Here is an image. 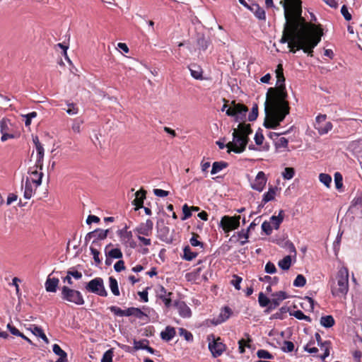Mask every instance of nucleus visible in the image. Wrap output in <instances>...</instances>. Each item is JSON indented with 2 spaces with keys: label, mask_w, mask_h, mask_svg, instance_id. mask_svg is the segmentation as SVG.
Returning a JSON list of instances; mask_svg holds the SVG:
<instances>
[{
  "label": "nucleus",
  "mask_w": 362,
  "mask_h": 362,
  "mask_svg": "<svg viewBox=\"0 0 362 362\" xmlns=\"http://www.w3.org/2000/svg\"><path fill=\"white\" fill-rule=\"evenodd\" d=\"M275 72L277 86L269 88L267 90L264 103L265 118L263 124L265 128L273 129H276L290 112L281 64L277 65Z\"/></svg>",
  "instance_id": "obj_2"
},
{
  "label": "nucleus",
  "mask_w": 362,
  "mask_h": 362,
  "mask_svg": "<svg viewBox=\"0 0 362 362\" xmlns=\"http://www.w3.org/2000/svg\"><path fill=\"white\" fill-rule=\"evenodd\" d=\"M61 298L63 300L74 303L76 305H83L85 300L82 293L68 286H64L61 288Z\"/></svg>",
  "instance_id": "obj_5"
},
{
  "label": "nucleus",
  "mask_w": 362,
  "mask_h": 362,
  "mask_svg": "<svg viewBox=\"0 0 362 362\" xmlns=\"http://www.w3.org/2000/svg\"><path fill=\"white\" fill-rule=\"evenodd\" d=\"M52 350L55 354H57L59 356V358H66L67 357L66 353L64 350H62L61 349V347L57 344H54L53 345Z\"/></svg>",
  "instance_id": "obj_49"
},
{
  "label": "nucleus",
  "mask_w": 362,
  "mask_h": 362,
  "mask_svg": "<svg viewBox=\"0 0 362 362\" xmlns=\"http://www.w3.org/2000/svg\"><path fill=\"white\" fill-rule=\"evenodd\" d=\"M112 246V243L106 245L105 249V256H109L112 259H121L122 257V252L119 248H112L110 250V247Z\"/></svg>",
  "instance_id": "obj_19"
},
{
  "label": "nucleus",
  "mask_w": 362,
  "mask_h": 362,
  "mask_svg": "<svg viewBox=\"0 0 362 362\" xmlns=\"http://www.w3.org/2000/svg\"><path fill=\"white\" fill-rule=\"evenodd\" d=\"M278 188L276 187L270 186L267 192L264 193L262 198V202L266 204L272 201L275 198Z\"/></svg>",
  "instance_id": "obj_25"
},
{
  "label": "nucleus",
  "mask_w": 362,
  "mask_h": 362,
  "mask_svg": "<svg viewBox=\"0 0 362 362\" xmlns=\"http://www.w3.org/2000/svg\"><path fill=\"white\" fill-rule=\"evenodd\" d=\"M238 238L240 239V243L241 245H244L247 242L249 238V231L248 230H242L241 231L238 233Z\"/></svg>",
  "instance_id": "obj_38"
},
{
  "label": "nucleus",
  "mask_w": 362,
  "mask_h": 362,
  "mask_svg": "<svg viewBox=\"0 0 362 362\" xmlns=\"http://www.w3.org/2000/svg\"><path fill=\"white\" fill-rule=\"evenodd\" d=\"M37 169L35 164L34 167L30 168L28 170V173L33 176L31 181L35 184L36 188L42 184L43 177V173L38 172Z\"/></svg>",
  "instance_id": "obj_16"
},
{
  "label": "nucleus",
  "mask_w": 362,
  "mask_h": 362,
  "mask_svg": "<svg viewBox=\"0 0 362 362\" xmlns=\"http://www.w3.org/2000/svg\"><path fill=\"white\" fill-rule=\"evenodd\" d=\"M83 121L78 118L75 119L71 126L72 130L76 133H80L81 126L83 124Z\"/></svg>",
  "instance_id": "obj_54"
},
{
  "label": "nucleus",
  "mask_w": 362,
  "mask_h": 362,
  "mask_svg": "<svg viewBox=\"0 0 362 362\" xmlns=\"http://www.w3.org/2000/svg\"><path fill=\"white\" fill-rule=\"evenodd\" d=\"M250 5L247 8L251 11L255 16L259 20H265L266 14L264 10L259 6V4L253 2L252 1H249Z\"/></svg>",
  "instance_id": "obj_14"
},
{
  "label": "nucleus",
  "mask_w": 362,
  "mask_h": 362,
  "mask_svg": "<svg viewBox=\"0 0 362 362\" xmlns=\"http://www.w3.org/2000/svg\"><path fill=\"white\" fill-rule=\"evenodd\" d=\"M148 344H149V341L146 339L140 340V341L134 340V348L136 350L144 349L146 346L148 345Z\"/></svg>",
  "instance_id": "obj_46"
},
{
  "label": "nucleus",
  "mask_w": 362,
  "mask_h": 362,
  "mask_svg": "<svg viewBox=\"0 0 362 362\" xmlns=\"http://www.w3.org/2000/svg\"><path fill=\"white\" fill-rule=\"evenodd\" d=\"M175 334V330L173 327H167L165 329L160 333V337L163 340L170 341Z\"/></svg>",
  "instance_id": "obj_28"
},
{
  "label": "nucleus",
  "mask_w": 362,
  "mask_h": 362,
  "mask_svg": "<svg viewBox=\"0 0 362 362\" xmlns=\"http://www.w3.org/2000/svg\"><path fill=\"white\" fill-rule=\"evenodd\" d=\"M93 233H94L95 240H93L92 244L99 245L98 240H104L107 238L109 229L103 230L98 228L93 230Z\"/></svg>",
  "instance_id": "obj_22"
},
{
  "label": "nucleus",
  "mask_w": 362,
  "mask_h": 362,
  "mask_svg": "<svg viewBox=\"0 0 362 362\" xmlns=\"http://www.w3.org/2000/svg\"><path fill=\"white\" fill-rule=\"evenodd\" d=\"M35 148L37 151L36 168L42 170L43 168L45 150L42 144H38Z\"/></svg>",
  "instance_id": "obj_17"
},
{
  "label": "nucleus",
  "mask_w": 362,
  "mask_h": 362,
  "mask_svg": "<svg viewBox=\"0 0 362 362\" xmlns=\"http://www.w3.org/2000/svg\"><path fill=\"white\" fill-rule=\"evenodd\" d=\"M32 332L39 337H40L46 344H49V341L45 334L44 333L42 329L37 326H34Z\"/></svg>",
  "instance_id": "obj_34"
},
{
  "label": "nucleus",
  "mask_w": 362,
  "mask_h": 362,
  "mask_svg": "<svg viewBox=\"0 0 362 362\" xmlns=\"http://www.w3.org/2000/svg\"><path fill=\"white\" fill-rule=\"evenodd\" d=\"M294 349V344L291 341H284L283 343V346H281V350L284 352H291Z\"/></svg>",
  "instance_id": "obj_51"
},
{
  "label": "nucleus",
  "mask_w": 362,
  "mask_h": 362,
  "mask_svg": "<svg viewBox=\"0 0 362 362\" xmlns=\"http://www.w3.org/2000/svg\"><path fill=\"white\" fill-rule=\"evenodd\" d=\"M68 274L76 280L81 279L82 278V273L77 270H74L73 269L68 270Z\"/></svg>",
  "instance_id": "obj_64"
},
{
  "label": "nucleus",
  "mask_w": 362,
  "mask_h": 362,
  "mask_svg": "<svg viewBox=\"0 0 362 362\" xmlns=\"http://www.w3.org/2000/svg\"><path fill=\"white\" fill-rule=\"evenodd\" d=\"M264 270L268 274H274L276 272V268L274 263L268 262L265 265Z\"/></svg>",
  "instance_id": "obj_62"
},
{
  "label": "nucleus",
  "mask_w": 362,
  "mask_h": 362,
  "mask_svg": "<svg viewBox=\"0 0 362 362\" xmlns=\"http://www.w3.org/2000/svg\"><path fill=\"white\" fill-rule=\"evenodd\" d=\"M288 298V295L285 291H279L272 294V298L271 300L270 305L268 310H274L276 308L280 303Z\"/></svg>",
  "instance_id": "obj_12"
},
{
  "label": "nucleus",
  "mask_w": 362,
  "mask_h": 362,
  "mask_svg": "<svg viewBox=\"0 0 362 362\" xmlns=\"http://www.w3.org/2000/svg\"><path fill=\"white\" fill-rule=\"evenodd\" d=\"M192 237L189 240L191 245L193 247L200 246L201 247H203L204 243L199 240L200 236L197 233L194 232L192 233Z\"/></svg>",
  "instance_id": "obj_35"
},
{
  "label": "nucleus",
  "mask_w": 362,
  "mask_h": 362,
  "mask_svg": "<svg viewBox=\"0 0 362 362\" xmlns=\"http://www.w3.org/2000/svg\"><path fill=\"white\" fill-rule=\"evenodd\" d=\"M315 339L317 342V345L320 347V349L325 348V353L319 357L324 361L325 358L329 356V350L331 349V342L329 341H322L321 336L319 333H315Z\"/></svg>",
  "instance_id": "obj_13"
},
{
  "label": "nucleus",
  "mask_w": 362,
  "mask_h": 362,
  "mask_svg": "<svg viewBox=\"0 0 362 362\" xmlns=\"http://www.w3.org/2000/svg\"><path fill=\"white\" fill-rule=\"evenodd\" d=\"M252 133L250 124L240 123L237 129H233V141L226 144L227 152L241 153L245 151L250 140L249 135Z\"/></svg>",
  "instance_id": "obj_3"
},
{
  "label": "nucleus",
  "mask_w": 362,
  "mask_h": 362,
  "mask_svg": "<svg viewBox=\"0 0 362 362\" xmlns=\"http://www.w3.org/2000/svg\"><path fill=\"white\" fill-rule=\"evenodd\" d=\"M67 105L68 108L66 111L69 115H74L78 113V109L75 104L69 103Z\"/></svg>",
  "instance_id": "obj_61"
},
{
  "label": "nucleus",
  "mask_w": 362,
  "mask_h": 362,
  "mask_svg": "<svg viewBox=\"0 0 362 362\" xmlns=\"http://www.w3.org/2000/svg\"><path fill=\"white\" fill-rule=\"evenodd\" d=\"M59 280L58 278H50L49 276L45 282V288L47 291L52 293L56 292L59 286Z\"/></svg>",
  "instance_id": "obj_21"
},
{
  "label": "nucleus",
  "mask_w": 362,
  "mask_h": 362,
  "mask_svg": "<svg viewBox=\"0 0 362 362\" xmlns=\"http://www.w3.org/2000/svg\"><path fill=\"white\" fill-rule=\"evenodd\" d=\"M243 279L238 275H233V279L231 280L230 284L235 287V288L238 291L240 290V284L242 282Z\"/></svg>",
  "instance_id": "obj_55"
},
{
  "label": "nucleus",
  "mask_w": 362,
  "mask_h": 362,
  "mask_svg": "<svg viewBox=\"0 0 362 362\" xmlns=\"http://www.w3.org/2000/svg\"><path fill=\"white\" fill-rule=\"evenodd\" d=\"M32 183V181H30V179L27 177L25 182L23 192V197L25 199H30L33 195V193L35 189H33Z\"/></svg>",
  "instance_id": "obj_24"
},
{
  "label": "nucleus",
  "mask_w": 362,
  "mask_h": 362,
  "mask_svg": "<svg viewBox=\"0 0 362 362\" xmlns=\"http://www.w3.org/2000/svg\"><path fill=\"white\" fill-rule=\"evenodd\" d=\"M334 182L337 189H340L343 187V177L339 172L334 173Z\"/></svg>",
  "instance_id": "obj_47"
},
{
  "label": "nucleus",
  "mask_w": 362,
  "mask_h": 362,
  "mask_svg": "<svg viewBox=\"0 0 362 362\" xmlns=\"http://www.w3.org/2000/svg\"><path fill=\"white\" fill-rule=\"evenodd\" d=\"M231 313L232 312L230 308L225 307L224 309L221 310L216 324H219L227 320L230 317Z\"/></svg>",
  "instance_id": "obj_30"
},
{
  "label": "nucleus",
  "mask_w": 362,
  "mask_h": 362,
  "mask_svg": "<svg viewBox=\"0 0 362 362\" xmlns=\"http://www.w3.org/2000/svg\"><path fill=\"white\" fill-rule=\"evenodd\" d=\"M207 341H209V349L214 358L220 356L226 349V346L221 337H216L214 334L208 335Z\"/></svg>",
  "instance_id": "obj_6"
},
{
  "label": "nucleus",
  "mask_w": 362,
  "mask_h": 362,
  "mask_svg": "<svg viewBox=\"0 0 362 362\" xmlns=\"http://www.w3.org/2000/svg\"><path fill=\"white\" fill-rule=\"evenodd\" d=\"M117 233L122 240H129L132 238V233L127 230V226L123 229L119 230Z\"/></svg>",
  "instance_id": "obj_37"
},
{
  "label": "nucleus",
  "mask_w": 362,
  "mask_h": 362,
  "mask_svg": "<svg viewBox=\"0 0 362 362\" xmlns=\"http://www.w3.org/2000/svg\"><path fill=\"white\" fill-rule=\"evenodd\" d=\"M284 218V212L283 210H281L278 214V216H272L270 218L271 224L274 226V228L277 230L279 228L281 223L283 222Z\"/></svg>",
  "instance_id": "obj_23"
},
{
  "label": "nucleus",
  "mask_w": 362,
  "mask_h": 362,
  "mask_svg": "<svg viewBox=\"0 0 362 362\" xmlns=\"http://www.w3.org/2000/svg\"><path fill=\"white\" fill-rule=\"evenodd\" d=\"M197 255H198V253L196 252L192 251V250L189 245H187L184 247L182 259H185L187 261H191L193 259L196 258Z\"/></svg>",
  "instance_id": "obj_27"
},
{
  "label": "nucleus",
  "mask_w": 362,
  "mask_h": 362,
  "mask_svg": "<svg viewBox=\"0 0 362 362\" xmlns=\"http://www.w3.org/2000/svg\"><path fill=\"white\" fill-rule=\"evenodd\" d=\"M188 69L190 71L191 76L197 80L203 79V70L202 67L197 64H191Z\"/></svg>",
  "instance_id": "obj_18"
},
{
  "label": "nucleus",
  "mask_w": 362,
  "mask_h": 362,
  "mask_svg": "<svg viewBox=\"0 0 362 362\" xmlns=\"http://www.w3.org/2000/svg\"><path fill=\"white\" fill-rule=\"evenodd\" d=\"M0 131L2 134L1 140L3 142L14 137L13 125L8 119L3 118L0 121Z\"/></svg>",
  "instance_id": "obj_10"
},
{
  "label": "nucleus",
  "mask_w": 362,
  "mask_h": 362,
  "mask_svg": "<svg viewBox=\"0 0 362 362\" xmlns=\"http://www.w3.org/2000/svg\"><path fill=\"white\" fill-rule=\"evenodd\" d=\"M315 128L317 130L320 135L327 134L333 128V124L331 122H327L325 124L315 125Z\"/></svg>",
  "instance_id": "obj_26"
},
{
  "label": "nucleus",
  "mask_w": 362,
  "mask_h": 362,
  "mask_svg": "<svg viewBox=\"0 0 362 362\" xmlns=\"http://www.w3.org/2000/svg\"><path fill=\"white\" fill-rule=\"evenodd\" d=\"M258 302L261 307L264 308L269 306L271 300L269 299L262 292L259 293Z\"/></svg>",
  "instance_id": "obj_36"
},
{
  "label": "nucleus",
  "mask_w": 362,
  "mask_h": 362,
  "mask_svg": "<svg viewBox=\"0 0 362 362\" xmlns=\"http://www.w3.org/2000/svg\"><path fill=\"white\" fill-rule=\"evenodd\" d=\"M127 317L134 316L137 319L143 320L144 317L148 318V315L140 308L131 307L127 309Z\"/></svg>",
  "instance_id": "obj_20"
},
{
  "label": "nucleus",
  "mask_w": 362,
  "mask_h": 362,
  "mask_svg": "<svg viewBox=\"0 0 362 362\" xmlns=\"http://www.w3.org/2000/svg\"><path fill=\"white\" fill-rule=\"evenodd\" d=\"M259 280L263 282H268L269 284H276L279 281V278L276 276L271 277L266 275L263 277H259Z\"/></svg>",
  "instance_id": "obj_52"
},
{
  "label": "nucleus",
  "mask_w": 362,
  "mask_h": 362,
  "mask_svg": "<svg viewBox=\"0 0 362 362\" xmlns=\"http://www.w3.org/2000/svg\"><path fill=\"white\" fill-rule=\"evenodd\" d=\"M110 288L113 295L118 296L120 295L118 283L115 278L110 276L109 277Z\"/></svg>",
  "instance_id": "obj_33"
},
{
  "label": "nucleus",
  "mask_w": 362,
  "mask_h": 362,
  "mask_svg": "<svg viewBox=\"0 0 362 362\" xmlns=\"http://www.w3.org/2000/svg\"><path fill=\"white\" fill-rule=\"evenodd\" d=\"M290 315L294 316L298 320H304L307 322L311 321L310 317L304 315V313L300 310L294 311L293 313H290Z\"/></svg>",
  "instance_id": "obj_45"
},
{
  "label": "nucleus",
  "mask_w": 362,
  "mask_h": 362,
  "mask_svg": "<svg viewBox=\"0 0 362 362\" xmlns=\"http://www.w3.org/2000/svg\"><path fill=\"white\" fill-rule=\"evenodd\" d=\"M341 13L342 14L346 21H349L351 20V14L349 12L348 8L346 5H343L341 6Z\"/></svg>",
  "instance_id": "obj_60"
},
{
  "label": "nucleus",
  "mask_w": 362,
  "mask_h": 362,
  "mask_svg": "<svg viewBox=\"0 0 362 362\" xmlns=\"http://www.w3.org/2000/svg\"><path fill=\"white\" fill-rule=\"evenodd\" d=\"M110 310L112 313H113L117 316H119V317L127 316V309L122 310L117 306L112 305V306L110 307Z\"/></svg>",
  "instance_id": "obj_41"
},
{
  "label": "nucleus",
  "mask_w": 362,
  "mask_h": 362,
  "mask_svg": "<svg viewBox=\"0 0 362 362\" xmlns=\"http://www.w3.org/2000/svg\"><path fill=\"white\" fill-rule=\"evenodd\" d=\"M284 9L286 23L281 38V44L288 43L291 52L302 49L308 56H313V49L318 45L323 35L320 25L308 23L302 17L300 0L281 1Z\"/></svg>",
  "instance_id": "obj_1"
},
{
  "label": "nucleus",
  "mask_w": 362,
  "mask_h": 362,
  "mask_svg": "<svg viewBox=\"0 0 362 362\" xmlns=\"http://www.w3.org/2000/svg\"><path fill=\"white\" fill-rule=\"evenodd\" d=\"M85 288L87 291L93 293L102 297H107V292L104 285V281L100 277H96L88 282Z\"/></svg>",
  "instance_id": "obj_7"
},
{
  "label": "nucleus",
  "mask_w": 362,
  "mask_h": 362,
  "mask_svg": "<svg viewBox=\"0 0 362 362\" xmlns=\"http://www.w3.org/2000/svg\"><path fill=\"white\" fill-rule=\"evenodd\" d=\"M37 115L36 112H31L27 115H23V117L25 118V124L26 127H29L30 125L32 119L36 117Z\"/></svg>",
  "instance_id": "obj_59"
},
{
  "label": "nucleus",
  "mask_w": 362,
  "mask_h": 362,
  "mask_svg": "<svg viewBox=\"0 0 362 362\" xmlns=\"http://www.w3.org/2000/svg\"><path fill=\"white\" fill-rule=\"evenodd\" d=\"M192 216L190 207L187 204L182 206V220H185Z\"/></svg>",
  "instance_id": "obj_57"
},
{
  "label": "nucleus",
  "mask_w": 362,
  "mask_h": 362,
  "mask_svg": "<svg viewBox=\"0 0 362 362\" xmlns=\"http://www.w3.org/2000/svg\"><path fill=\"white\" fill-rule=\"evenodd\" d=\"M146 191L141 189L135 193V199L132 204L135 206V209L138 210L144 207V200L146 199Z\"/></svg>",
  "instance_id": "obj_15"
},
{
  "label": "nucleus",
  "mask_w": 362,
  "mask_h": 362,
  "mask_svg": "<svg viewBox=\"0 0 362 362\" xmlns=\"http://www.w3.org/2000/svg\"><path fill=\"white\" fill-rule=\"evenodd\" d=\"M90 253L93 257L94 261L97 265H99L101 264L102 261L101 259L99 257L100 252L93 246H90Z\"/></svg>",
  "instance_id": "obj_48"
},
{
  "label": "nucleus",
  "mask_w": 362,
  "mask_h": 362,
  "mask_svg": "<svg viewBox=\"0 0 362 362\" xmlns=\"http://www.w3.org/2000/svg\"><path fill=\"white\" fill-rule=\"evenodd\" d=\"M240 216H223L220 222V227L225 233L237 229L240 226Z\"/></svg>",
  "instance_id": "obj_9"
},
{
  "label": "nucleus",
  "mask_w": 362,
  "mask_h": 362,
  "mask_svg": "<svg viewBox=\"0 0 362 362\" xmlns=\"http://www.w3.org/2000/svg\"><path fill=\"white\" fill-rule=\"evenodd\" d=\"M254 139L257 145L259 146L262 144L264 137L262 134V130L260 128L256 132Z\"/></svg>",
  "instance_id": "obj_50"
},
{
  "label": "nucleus",
  "mask_w": 362,
  "mask_h": 362,
  "mask_svg": "<svg viewBox=\"0 0 362 362\" xmlns=\"http://www.w3.org/2000/svg\"><path fill=\"white\" fill-rule=\"evenodd\" d=\"M320 181L326 187H329L332 182V177L326 173H320L319 175Z\"/></svg>",
  "instance_id": "obj_42"
},
{
  "label": "nucleus",
  "mask_w": 362,
  "mask_h": 362,
  "mask_svg": "<svg viewBox=\"0 0 362 362\" xmlns=\"http://www.w3.org/2000/svg\"><path fill=\"white\" fill-rule=\"evenodd\" d=\"M112 357H113V351L112 349H109L106 351L101 359V362H112Z\"/></svg>",
  "instance_id": "obj_53"
},
{
  "label": "nucleus",
  "mask_w": 362,
  "mask_h": 362,
  "mask_svg": "<svg viewBox=\"0 0 362 362\" xmlns=\"http://www.w3.org/2000/svg\"><path fill=\"white\" fill-rule=\"evenodd\" d=\"M349 291V271L341 267L337 272L336 279L331 282V293L335 297L345 296Z\"/></svg>",
  "instance_id": "obj_4"
},
{
  "label": "nucleus",
  "mask_w": 362,
  "mask_h": 362,
  "mask_svg": "<svg viewBox=\"0 0 362 362\" xmlns=\"http://www.w3.org/2000/svg\"><path fill=\"white\" fill-rule=\"evenodd\" d=\"M295 175V170L293 168L287 167L282 172V176L284 180H291Z\"/></svg>",
  "instance_id": "obj_40"
},
{
  "label": "nucleus",
  "mask_w": 362,
  "mask_h": 362,
  "mask_svg": "<svg viewBox=\"0 0 362 362\" xmlns=\"http://www.w3.org/2000/svg\"><path fill=\"white\" fill-rule=\"evenodd\" d=\"M267 179L265 173L263 171H259L253 182L251 184V187L258 192H262L267 183Z\"/></svg>",
  "instance_id": "obj_11"
},
{
  "label": "nucleus",
  "mask_w": 362,
  "mask_h": 362,
  "mask_svg": "<svg viewBox=\"0 0 362 362\" xmlns=\"http://www.w3.org/2000/svg\"><path fill=\"white\" fill-rule=\"evenodd\" d=\"M306 284V279L302 274L297 275L296 279L293 281V286L296 287H303Z\"/></svg>",
  "instance_id": "obj_44"
},
{
  "label": "nucleus",
  "mask_w": 362,
  "mask_h": 362,
  "mask_svg": "<svg viewBox=\"0 0 362 362\" xmlns=\"http://www.w3.org/2000/svg\"><path fill=\"white\" fill-rule=\"evenodd\" d=\"M334 323L335 320L332 315H325L320 318V324L326 328L332 327Z\"/></svg>",
  "instance_id": "obj_31"
},
{
  "label": "nucleus",
  "mask_w": 362,
  "mask_h": 362,
  "mask_svg": "<svg viewBox=\"0 0 362 362\" xmlns=\"http://www.w3.org/2000/svg\"><path fill=\"white\" fill-rule=\"evenodd\" d=\"M258 117V105L257 103H255L252 107V110L248 115V120L250 122H253L257 119Z\"/></svg>",
  "instance_id": "obj_43"
},
{
  "label": "nucleus",
  "mask_w": 362,
  "mask_h": 362,
  "mask_svg": "<svg viewBox=\"0 0 362 362\" xmlns=\"http://www.w3.org/2000/svg\"><path fill=\"white\" fill-rule=\"evenodd\" d=\"M288 141L284 137H281L275 142V146L276 148H287Z\"/></svg>",
  "instance_id": "obj_56"
},
{
  "label": "nucleus",
  "mask_w": 362,
  "mask_h": 362,
  "mask_svg": "<svg viewBox=\"0 0 362 362\" xmlns=\"http://www.w3.org/2000/svg\"><path fill=\"white\" fill-rule=\"evenodd\" d=\"M256 354L259 358L274 359V358L270 352L264 349H259Z\"/></svg>",
  "instance_id": "obj_39"
},
{
  "label": "nucleus",
  "mask_w": 362,
  "mask_h": 362,
  "mask_svg": "<svg viewBox=\"0 0 362 362\" xmlns=\"http://www.w3.org/2000/svg\"><path fill=\"white\" fill-rule=\"evenodd\" d=\"M262 229L267 235H270L272 232L271 223L266 221H264L262 224Z\"/></svg>",
  "instance_id": "obj_63"
},
{
  "label": "nucleus",
  "mask_w": 362,
  "mask_h": 362,
  "mask_svg": "<svg viewBox=\"0 0 362 362\" xmlns=\"http://www.w3.org/2000/svg\"><path fill=\"white\" fill-rule=\"evenodd\" d=\"M279 267L283 270H288L291 266V257L287 255L278 262Z\"/></svg>",
  "instance_id": "obj_32"
},
{
  "label": "nucleus",
  "mask_w": 362,
  "mask_h": 362,
  "mask_svg": "<svg viewBox=\"0 0 362 362\" xmlns=\"http://www.w3.org/2000/svg\"><path fill=\"white\" fill-rule=\"evenodd\" d=\"M315 342L313 341H310L304 346V350L310 354H316L318 351V349L315 346H312L314 345Z\"/></svg>",
  "instance_id": "obj_58"
},
{
  "label": "nucleus",
  "mask_w": 362,
  "mask_h": 362,
  "mask_svg": "<svg viewBox=\"0 0 362 362\" xmlns=\"http://www.w3.org/2000/svg\"><path fill=\"white\" fill-rule=\"evenodd\" d=\"M224 105L221 108V111H225L228 116L233 117L238 115H243L245 116L246 112L248 111V108L246 105L242 103H236L235 100L231 102V106L228 109V100L223 98Z\"/></svg>",
  "instance_id": "obj_8"
},
{
  "label": "nucleus",
  "mask_w": 362,
  "mask_h": 362,
  "mask_svg": "<svg viewBox=\"0 0 362 362\" xmlns=\"http://www.w3.org/2000/svg\"><path fill=\"white\" fill-rule=\"evenodd\" d=\"M228 166V163L225 161H216L214 162L212 165V169L211 170V173L212 175H215L222 170L223 169L227 168Z\"/></svg>",
  "instance_id": "obj_29"
}]
</instances>
